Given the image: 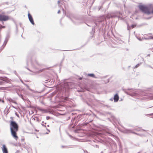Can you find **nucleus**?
<instances>
[{
  "instance_id": "1",
  "label": "nucleus",
  "mask_w": 153,
  "mask_h": 153,
  "mask_svg": "<svg viewBox=\"0 0 153 153\" xmlns=\"http://www.w3.org/2000/svg\"><path fill=\"white\" fill-rule=\"evenodd\" d=\"M10 126L11 135L13 137L17 140L18 139L16 134V132L18 130V125L15 121H11Z\"/></svg>"
},
{
  "instance_id": "2",
  "label": "nucleus",
  "mask_w": 153,
  "mask_h": 153,
  "mask_svg": "<svg viewBox=\"0 0 153 153\" xmlns=\"http://www.w3.org/2000/svg\"><path fill=\"white\" fill-rule=\"evenodd\" d=\"M138 7L142 12L145 14H153V7L151 5H146L140 4L138 6Z\"/></svg>"
},
{
  "instance_id": "3",
  "label": "nucleus",
  "mask_w": 153,
  "mask_h": 153,
  "mask_svg": "<svg viewBox=\"0 0 153 153\" xmlns=\"http://www.w3.org/2000/svg\"><path fill=\"white\" fill-rule=\"evenodd\" d=\"M133 130H135V131H140L141 132H142V131H146L145 130H143V129H141L140 128H135ZM133 131V130H132L126 129L124 130V132L125 133H126V134L132 133L136 134L139 136H141L142 135V134L137 133L135 132H134L133 131Z\"/></svg>"
},
{
  "instance_id": "4",
  "label": "nucleus",
  "mask_w": 153,
  "mask_h": 153,
  "mask_svg": "<svg viewBox=\"0 0 153 153\" xmlns=\"http://www.w3.org/2000/svg\"><path fill=\"white\" fill-rule=\"evenodd\" d=\"M136 91L133 89H130L128 91L125 92L126 93L131 96H136L137 94L136 93Z\"/></svg>"
},
{
  "instance_id": "5",
  "label": "nucleus",
  "mask_w": 153,
  "mask_h": 153,
  "mask_svg": "<svg viewBox=\"0 0 153 153\" xmlns=\"http://www.w3.org/2000/svg\"><path fill=\"white\" fill-rule=\"evenodd\" d=\"M9 19V17L7 16L0 14V21H7Z\"/></svg>"
},
{
  "instance_id": "6",
  "label": "nucleus",
  "mask_w": 153,
  "mask_h": 153,
  "mask_svg": "<svg viewBox=\"0 0 153 153\" xmlns=\"http://www.w3.org/2000/svg\"><path fill=\"white\" fill-rule=\"evenodd\" d=\"M28 17L29 19V20L30 22L33 25H34V23L33 19L31 16L30 15V14L29 13L28 14Z\"/></svg>"
},
{
  "instance_id": "7",
  "label": "nucleus",
  "mask_w": 153,
  "mask_h": 153,
  "mask_svg": "<svg viewBox=\"0 0 153 153\" xmlns=\"http://www.w3.org/2000/svg\"><path fill=\"white\" fill-rule=\"evenodd\" d=\"M37 109L38 110H39L40 111H41L43 113H48V111L47 110L44 109H42L41 108H40V107H37Z\"/></svg>"
},
{
  "instance_id": "8",
  "label": "nucleus",
  "mask_w": 153,
  "mask_h": 153,
  "mask_svg": "<svg viewBox=\"0 0 153 153\" xmlns=\"http://www.w3.org/2000/svg\"><path fill=\"white\" fill-rule=\"evenodd\" d=\"M3 148L2 149V151L3 153H8V151L5 146L3 145Z\"/></svg>"
},
{
  "instance_id": "9",
  "label": "nucleus",
  "mask_w": 153,
  "mask_h": 153,
  "mask_svg": "<svg viewBox=\"0 0 153 153\" xmlns=\"http://www.w3.org/2000/svg\"><path fill=\"white\" fill-rule=\"evenodd\" d=\"M119 98V96L117 94L115 95L114 97V102H117Z\"/></svg>"
},
{
  "instance_id": "10",
  "label": "nucleus",
  "mask_w": 153,
  "mask_h": 153,
  "mask_svg": "<svg viewBox=\"0 0 153 153\" xmlns=\"http://www.w3.org/2000/svg\"><path fill=\"white\" fill-rule=\"evenodd\" d=\"M7 100L9 101L10 102H12L16 104H17V103L13 100L10 98H8L7 99Z\"/></svg>"
},
{
  "instance_id": "11",
  "label": "nucleus",
  "mask_w": 153,
  "mask_h": 153,
  "mask_svg": "<svg viewBox=\"0 0 153 153\" xmlns=\"http://www.w3.org/2000/svg\"><path fill=\"white\" fill-rule=\"evenodd\" d=\"M2 77H0V85H2L4 83Z\"/></svg>"
},
{
  "instance_id": "12",
  "label": "nucleus",
  "mask_w": 153,
  "mask_h": 153,
  "mask_svg": "<svg viewBox=\"0 0 153 153\" xmlns=\"http://www.w3.org/2000/svg\"><path fill=\"white\" fill-rule=\"evenodd\" d=\"M88 76H90L91 77H94L95 75L94 74H87Z\"/></svg>"
},
{
  "instance_id": "13",
  "label": "nucleus",
  "mask_w": 153,
  "mask_h": 153,
  "mask_svg": "<svg viewBox=\"0 0 153 153\" xmlns=\"http://www.w3.org/2000/svg\"><path fill=\"white\" fill-rule=\"evenodd\" d=\"M136 37L138 40L140 41H142L143 39V38H142L140 37H138L137 36H136Z\"/></svg>"
},
{
  "instance_id": "14",
  "label": "nucleus",
  "mask_w": 153,
  "mask_h": 153,
  "mask_svg": "<svg viewBox=\"0 0 153 153\" xmlns=\"http://www.w3.org/2000/svg\"><path fill=\"white\" fill-rule=\"evenodd\" d=\"M7 41H8V39L7 38H6L4 41V44H3V45H4V46H5L6 45L7 42Z\"/></svg>"
},
{
  "instance_id": "15",
  "label": "nucleus",
  "mask_w": 153,
  "mask_h": 153,
  "mask_svg": "<svg viewBox=\"0 0 153 153\" xmlns=\"http://www.w3.org/2000/svg\"><path fill=\"white\" fill-rule=\"evenodd\" d=\"M140 95L141 96H145L146 94L144 92L141 91V93L140 94Z\"/></svg>"
},
{
  "instance_id": "16",
  "label": "nucleus",
  "mask_w": 153,
  "mask_h": 153,
  "mask_svg": "<svg viewBox=\"0 0 153 153\" xmlns=\"http://www.w3.org/2000/svg\"><path fill=\"white\" fill-rule=\"evenodd\" d=\"M141 64V62H140V63L138 64H137L135 66V67H134V68H137V67H138Z\"/></svg>"
},
{
  "instance_id": "17",
  "label": "nucleus",
  "mask_w": 153,
  "mask_h": 153,
  "mask_svg": "<svg viewBox=\"0 0 153 153\" xmlns=\"http://www.w3.org/2000/svg\"><path fill=\"white\" fill-rule=\"evenodd\" d=\"M15 114L18 117H19V115L17 114V112H15Z\"/></svg>"
},
{
  "instance_id": "18",
  "label": "nucleus",
  "mask_w": 153,
  "mask_h": 153,
  "mask_svg": "<svg viewBox=\"0 0 153 153\" xmlns=\"http://www.w3.org/2000/svg\"><path fill=\"white\" fill-rule=\"evenodd\" d=\"M108 133L109 134V136H114V135L111 133L108 132Z\"/></svg>"
},
{
  "instance_id": "19",
  "label": "nucleus",
  "mask_w": 153,
  "mask_h": 153,
  "mask_svg": "<svg viewBox=\"0 0 153 153\" xmlns=\"http://www.w3.org/2000/svg\"><path fill=\"white\" fill-rule=\"evenodd\" d=\"M45 82H48L51 81V80H50L49 79L48 80H45Z\"/></svg>"
},
{
  "instance_id": "20",
  "label": "nucleus",
  "mask_w": 153,
  "mask_h": 153,
  "mask_svg": "<svg viewBox=\"0 0 153 153\" xmlns=\"http://www.w3.org/2000/svg\"><path fill=\"white\" fill-rule=\"evenodd\" d=\"M131 29V28L130 27H129L128 25L127 26V29L128 30H129Z\"/></svg>"
},
{
  "instance_id": "21",
  "label": "nucleus",
  "mask_w": 153,
  "mask_h": 153,
  "mask_svg": "<svg viewBox=\"0 0 153 153\" xmlns=\"http://www.w3.org/2000/svg\"><path fill=\"white\" fill-rule=\"evenodd\" d=\"M21 82H22L24 84V85H25L26 86H27V87H28V85H26V84H24V82H23V81H22V80H21Z\"/></svg>"
},
{
  "instance_id": "22",
  "label": "nucleus",
  "mask_w": 153,
  "mask_h": 153,
  "mask_svg": "<svg viewBox=\"0 0 153 153\" xmlns=\"http://www.w3.org/2000/svg\"><path fill=\"white\" fill-rule=\"evenodd\" d=\"M136 26V25H132L131 26V27H132V28H134V27H135Z\"/></svg>"
},
{
  "instance_id": "23",
  "label": "nucleus",
  "mask_w": 153,
  "mask_h": 153,
  "mask_svg": "<svg viewBox=\"0 0 153 153\" xmlns=\"http://www.w3.org/2000/svg\"><path fill=\"white\" fill-rule=\"evenodd\" d=\"M50 117L49 116H47L46 117V119L47 120H48L50 119Z\"/></svg>"
},
{
  "instance_id": "24",
  "label": "nucleus",
  "mask_w": 153,
  "mask_h": 153,
  "mask_svg": "<svg viewBox=\"0 0 153 153\" xmlns=\"http://www.w3.org/2000/svg\"><path fill=\"white\" fill-rule=\"evenodd\" d=\"M106 17L108 18V19H109L110 18V16H109V15H108L107 16H106Z\"/></svg>"
},
{
  "instance_id": "25",
  "label": "nucleus",
  "mask_w": 153,
  "mask_h": 153,
  "mask_svg": "<svg viewBox=\"0 0 153 153\" xmlns=\"http://www.w3.org/2000/svg\"><path fill=\"white\" fill-rule=\"evenodd\" d=\"M1 27L0 28H4L5 27V26H3L1 25Z\"/></svg>"
},
{
  "instance_id": "26",
  "label": "nucleus",
  "mask_w": 153,
  "mask_h": 153,
  "mask_svg": "<svg viewBox=\"0 0 153 153\" xmlns=\"http://www.w3.org/2000/svg\"><path fill=\"white\" fill-rule=\"evenodd\" d=\"M19 152H20L19 150H17L15 153H19Z\"/></svg>"
},
{
  "instance_id": "27",
  "label": "nucleus",
  "mask_w": 153,
  "mask_h": 153,
  "mask_svg": "<svg viewBox=\"0 0 153 153\" xmlns=\"http://www.w3.org/2000/svg\"><path fill=\"white\" fill-rule=\"evenodd\" d=\"M1 102H2L3 103H4V100H3V99L2 100H1Z\"/></svg>"
},
{
  "instance_id": "28",
  "label": "nucleus",
  "mask_w": 153,
  "mask_h": 153,
  "mask_svg": "<svg viewBox=\"0 0 153 153\" xmlns=\"http://www.w3.org/2000/svg\"><path fill=\"white\" fill-rule=\"evenodd\" d=\"M42 126H44V127H46V126L45 125H44V124H42Z\"/></svg>"
},
{
  "instance_id": "29",
  "label": "nucleus",
  "mask_w": 153,
  "mask_h": 153,
  "mask_svg": "<svg viewBox=\"0 0 153 153\" xmlns=\"http://www.w3.org/2000/svg\"><path fill=\"white\" fill-rule=\"evenodd\" d=\"M14 73L16 74L17 75V73H16V71H14Z\"/></svg>"
},
{
  "instance_id": "30",
  "label": "nucleus",
  "mask_w": 153,
  "mask_h": 153,
  "mask_svg": "<svg viewBox=\"0 0 153 153\" xmlns=\"http://www.w3.org/2000/svg\"><path fill=\"white\" fill-rule=\"evenodd\" d=\"M60 12V10H59L57 12L58 13H59Z\"/></svg>"
},
{
  "instance_id": "31",
  "label": "nucleus",
  "mask_w": 153,
  "mask_h": 153,
  "mask_svg": "<svg viewBox=\"0 0 153 153\" xmlns=\"http://www.w3.org/2000/svg\"><path fill=\"white\" fill-rule=\"evenodd\" d=\"M95 146L97 147V148H99V146H98L97 145H95Z\"/></svg>"
},
{
  "instance_id": "32",
  "label": "nucleus",
  "mask_w": 153,
  "mask_h": 153,
  "mask_svg": "<svg viewBox=\"0 0 153 153\" xmlns=\"http://www.w3.org/2000/svg\"><path fill=\"white\" fill-rule=\"evenodd\" d=\"M151 18V17H149V18H146V19H150Z\"/></svg>"
},
{
  "instance_id": "33",
  "label": "nucleus",
  "mask_w": 153,
  "mask_h": 153,
  "mask_svg": "<svg viewBox=\"0 0 153 153\" xmlns=\"http://www.w3.org/2000/svg\"><path fill=\"white\" fill-rule=\"evenodd\" d=\"M12 107L13 108H16V107H14V106H12Z\"/></svg>"
},
{
  "instance_id": "34",
  "label": "nucleus",
  "mask_w": 153,
  "mask_h": 153,
  "mask_svg": "<svg viewBox=\"0 0 153 153\" xmlns=\"http://www.w3.org/2000/svg\"><path fill=\"white\" fill-rule=\"evenodd\" d=\"M12 107L13 108H16V107H14V106H12Z\"/></svg>"
},
{
  "instance_id": "35",
  "label": "nucleus",
  "mask_w": 153,
  "mask_h": 153,
  "mask_svg": "<svg viewBox=\"0 0 153 153\" xmlns=\"http://www.w3.org/2000/svg\"><path fill=\"white\" fill-rule=\"evenodd\" d=\"M60 1H58V4H59L60 3Z\"/></svg>"
},
{
  "instance_id": "36",
  "label": "nucleus",
  "mask_w": 153,
  "mask_h": 153,
  "mask_svg": "<svg viewBox=\"0 0 153 153\" xmlns=\"http://www.w3.org/2000/svg\"><path fill=\"white\" fill-rule=\"evenodd\" d=\"M2 100L1 98H0V102H1Z\"/></svg>"
},
{
  "instance_id": "37",
  "label": "nucleus",
  "mask_w": 153,
  "mask_h": 153,
  "mask_svg": "<svg viewBox=\"0 0 153 153\" xmlns=\"http://www.w3.org/2000/svg\"><path fill=\"white\" fill-rule=\"evenodd\" d=\"M141 59H142V61H143V59L142 58Z\"/></svg>"
},
{
  "instance_id": "38",
  "label": "nucleus",
  "mask_w": 153,
  "mask_h": 153,
  "mask_svg": "<svg viewBox=\"0 0 153 153\" xmlns=\"http://www.w3.org/2000/svg\"><path fill=\"white\" fill-rule=\"evenodd\" d=\"M37 121H39V119L38 118H37Z\"/></svg>"
},
{
  "instance_id": "39",
  "label": "nucleus",
  "mask_w": 153,
  "mask_h": 153,
  "mask_svg": "<svg viewBox=\"0 0 153 153\" xmlns=\"http://www.w3.org/2000/svg\"><path fill=\"white\" fill-rule=\"evenodd\" d=\"M150 39H153V37H151V38H150Z\"/></svg>"
},
{
  "instance_id": "40",
  "label": "nucleus",
  "mask_w": 153,
  "mask_h": 153,
  "mask_svg": "<svg viewBox=\"0 0 153 153\" xmlns=\"http://www.w3.org/2000/svg\"><path fill=\"white\" fill-rule=\"evenodd\" d=\"M27 69L28 70H29V71H30V70L28 68H27Z\"/></svg>"
},
{
  "instance_id": "41",
  "label": "nucleus",
  "mask_w": 153,
  "mask_h": 153,
  "mask_svg": "<svg viewBox=\"0 0 153 153\" xmlns=\"http://www.w3.org/2000/svg\"><path fill=\"white\" fill-rule=\"evenodd\" d=\"M34 72L35 73H36L37 72V71H34Z\"/></svg>"
},
{
  "instance_id": "42",
  "label": "nucleus",
  "mask_w": 153,
  "mask_h": 153,
  "mask_svg": "<svg viewBox=\"0 0 153 153\" xmlns=\"http://www.w3.org/2000/svg\"><path fill=\"white\" fill-rule=\"evenodd\" d=\"M62 148H64V146H62Z\"/></svg>"
},
{
  "instance_id": "43",
  "label": "nucleus",
  "mask_w": 153,
  "mask_h": 153,
  "mask_svg": "<svg viewBox=\"0 0 153 153\" xmlns=\"http://www.w3.org/2000/svg\"><path fill=\"white\" fill-rule=\"evenodd\" d=\"M110 100H112V98L111 99H110Z\"/></svg>"
},
{
  "instance_id": "44",
  "label": "nucleus",
  "mask_w": 153,
  "mask_h": 153,
  "mask_svg": "<svg viewBox=\"0 0 153 153\" xmlns=\"http://www.w3.org/2000/svg\"><path fill=\"white\" fill-rule=\"evenodd\" d=\"M1 27V25H0V28Z\"/></svg>"
},
{
  "instance_id": "45",
  "label": "nucleus",
  "mask_w": 153,
  "mask_h": 153,
  "mask_svg": "<svg viewBox=\"0 0 153 153\" xmlns=\"http://www.w3.org/2000/svg\"><path fill=\"white\" fill-rule=\"evenodd\" d=\"M145 98H147V97H145Z\"/></svg>"
},
{
  "instance_id": "46",
  "label": "nucleus",
  "mask_w": 153,
  "mask_h": 153,
  "mask_svg": "<svg viewBox=\"0 0 153 153\" xmlns=\"http://www.w3.org/2000/svg\"><path fill=\"white\" fill-rule=\"evenodd\" d=\"M145 39H147V38H145Z\"/></svg>"
},
{
  "instance_id": "47",
  "label": "nucleus",
  "mask_w": 153,
  "mask_h": 153,
  "mask_svg": "<svg viewBox=\"0 0 153 153\" xmlns=\"http://www.w3.org/2000/svg\"><path fill=\"white\" fill-rule=\"evenodd\" d=\"M103 152H101V153H103Z\"/></svg>"
},
{
  "instance_id": "48",
  "label": "nucleus",
  "mask_w": 153,
  "mask_h": 153,
  "mask_svg": "<svg viewBox=\"0 0 153 153\" xmlns=\"http://www.w3.org/2000/svg\"><path fill=\"white\" fill-rule=\"evenodd\" d=\"M151 99H153V98H150Z\"/></svg>"
},
{
  "instance_id": "49",
  "label": "nucleus",
  "mask_w": 153,
  "mask_h": 153,
  "mask_svg": "<svg viewBox=\"0 0 153 153\" xmlns=\"http://www.w3.org/2000/svg\"><path fill=\"white\" fill-rule=\"evenodd\" d=\"M47 126H49V125H48Z\"/></svg>"
},
{
  "instance_id": "50",
  "label": "nucleus",
  "mask_w": 153,
  "mask_h": 153,
  "mask_svg": "<svg viewBox=\"0 0 153 153\" xmlns=\"http://www.w3.org/2000/svg\"><path fill=\"white\" fill-rule=\"evenodd\" d=\"M86 152H87V153H88V152H87L86 151Z\"/></svg>"
}]
</instances>
